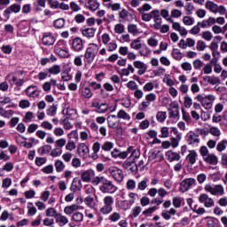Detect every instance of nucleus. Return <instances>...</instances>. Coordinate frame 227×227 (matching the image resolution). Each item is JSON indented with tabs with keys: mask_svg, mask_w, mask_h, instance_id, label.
I'll list each match as a JSON object with an SVG mask.
<instances>
[{
	"mask_svg": "<svg viewBox=\"0 0 227 227\" xmlns=\"http://www.w3.org/2000/svg\"><path fill=\"white\" fill-rule=\"evenodd\" d=\"M91 184L93 185H98L101 184L99 186V191L103 192V194H114V192H116L118 191V187L113 184V182L107 178H106L104 176H95L91 180Z\"/></svg>",
	"mask_w": 227,
	"mask_h": 227,
	"instance_id": "nucleus-1",
	"label": "nucleus"
},
{
	"mask_svg": "<svg viewBox=\"0 0 227 227\" xmlns=\"http://www.w3.org/2000/svg\"><path fill=\"white\" fill-rule=\"evenodd\" d=\"M195 100L200 103V106L204 107V109L208 110L212 107L214 101L215 100V96L209 94L203 96L199 94L195 97Z\"/></svg>",
	"mask_w": 227,
	"mask_h": 227,
	"instance_id": "nucleus-2",
	"label": "nucleus"
},
{
	"mask_svg": "<svg viewBox=\"0 0 227 227\" xmlns=\"http://www.w3.org/2000/svg\"><path fill=\"white\" fill-rule=\"evenodd\" d=\"M99 48L96 43H90L87 48L84 58L87 59L88 63H93L97 54H98Z\"/></svg>",
	"mask_w": 227,
	"mask_h": 227,
	"instance_id": "nucleus-3",
	"label": "nucleus"
},
{
	"mask_svg": "<svg viewBox=\"0 0 227 227\" xmlns=\"http://www.w3.org/2000/svg\"><path fill=\"white\" fill-rule=\"evenodd\" d=\"M206 192H209L212 196H224V187L223 184L212 185L207 184L204 186Z\"/></svg>",
	"mask_w": 227,
	"mask_h": 227,
	"instance_id": "nucleus-4",
	"label": "nucleus"
},
{
	"mask_svg": "<svg viewBox=\"0 0 227 227\" xmlns=\"http://www.w3.org/2000/svg\"><path fill=\"white\" fill-rule=\"evenodd\" d=\"M205 7L207 8V10H209V12H212V13L226 15V7H224L223 5H218L217 4L212 1L206 2Z\"/></svg>",
	"mask_w": 227,
	"mask_h": 227,
	"instance_id": "nucleus-5",
	"label": "nucleus"
},
{
	"mask_svg": "<svg viewBox=\"0 0 227 227\" xmlns=\"http://www.w3.org/2000/svg\"><path fill=\"white\" fill-rule=\"evenodd\" d=\"M104 206L100 208L101 214L107 215L113 212V205L114 203V199L112 196H106L103 199Z\"/></svg>",
	"mask_w": 227,
	"mask_h": 227,
	"instance_id": "nucleus-6",
	"label": "nucleus"
},
{
	"mask_svg": "<svg viewBox=\"0 0 227 227\" xmlns=\"http://www.w3.org/2000/svg\"><path fill=\"white\" fill-rule=\"evenodd\" d=\"M108 173L115 180V182H123L124 175L123 171L118 167H110L108 168Z\"/></svg>",
	"mask_w": 227,
	"mask_h": 227,
	"instance_id": "nucleus-7",
	"label": "nucleus"
},
{
	"mask_svg": "<svg viewBox=\"0 0 227 227\" xmlns=\"http://www.w3.org/2000/svg\"><path fill=\"white\" fill-rule=\"evenodd\" d=\"M199 201L200 203H202L206 208H212V207L215 205L214 199L207 193H201L199 196Z\"/></svg>",
	"mask_w": 227,
	"mask_h": 227,
	"instance_id": "nucleus-8",
	"label": "nucleus"
},
{
	"mask_svg": "<svg viewBox=\"0 0 227 227\" xmlns=\"http://www.w3.org/2000/svg\"><path fill=\"white\" fill-rule=\"evenodd\" d=\"M5 81H8L11 86H22L24 84V79H19L13 73L7 74Z\"/></svg>",
	"mask_w": 227,
	"mask_h": 227,
	"instance_id": "nucleus-9",
	"label": "nucleus"
},
{
	"mask_svg": "<svg viewBox=\"0 0 227 227\" xmlns=\"http://www.w3.org/2000/svg\"><path fill=\"white\" fill-rule=\"evenodd\" d=\"M25 93L27 97H29L30 98H38L40 97V90L35 85H30L28 86Z\"/></svg>",
	"mask_w": 227,
	"mask_h": 227,
	"instance_id": "nucleus-10",
	"label": "nucleus"
},
{
	"mask_svg": "<svg viewBox=\"0 0 227 227\" xmlns=\"http://www.w3.org/2000/svg\"><path fill=\"white\" fill-rule=\"evenodd\" d=\"M187 137V143L190 145V146H198L200 145V136H198L195 132L190 131Z\"/></svg>",
	"mask_w": 227,
	"mask_h": 227,
	"instance_id": "nucleus-11",
	"label": "nucleus"
},
{
	"mask_svg": "<svg viewBox=\"0 0 227 227\" xmlns=\"http://www.w3.org/2000/svg\"><path fill=\"white\" fill-rule=\"evenodd\" d=\"M196 183V179L194 178H187L184 179L180 184V191L181 192H187L191 186L194 185Z\"/></svg>",
	"mask_w": 227,
	"mask_h": 227,
	"instance_id": "nucleus-12",
	"label": "nucleus"
},
{
	"mask_svg": "<svg viewBox=\"0 0 227 227\" xmlns=\"http://www.w3.org/2000/svg\"><path fill=\"white\" fill-rule=\"evenodd\" d=\"M95 200H98V197L97 195H95V193L89 194L84 198L83 203L89 208H95V207H97V203L95 202Z\"/></svg>",
	"mask_w": 227,
	"mask_h": 227,
	"instance_id": "nucleus-13",
	"label": "nucleus"
},
{
	"mask_svg": "<svg viewBox=\"0 0 227 227\" xmlns=\"http://www.w3.org/2000/svg\"><path fill=\"white\" fill-rule=\"evenodd\" d=\"M20 4H13L12 5L7 7L4 11V15L7 18L10 19V15H12V13H19L20 12Z\"/></svg>",
	"mask_w": 227,
	"mask_h": 227,
	"instance_id": "nucleus-14",
	"label": "nucleus"
},
{
	"mask_svg": "<svg viewBox=\"0 0 227 227\" xmlns=\"http://www.w3.org/2000/svg\"><path fill=\"white\" fill-rule=\"evenodd\" d=\"M72 49L75 52H81L84 49V43L80 37H75L72 42Z\"/></svg>",
	"mask_w": 227,
	"mask_h": 227,
	"instance_id": "nucleus-15",
	"label": "nucleus"
},
{
	"mask_svg": "<svg viewBox=\"0 0 227 227\" xmlns=\"http://www.w3.org/2000/svg\"><path fill=\"white\" fill-rule=\"evenodd\" d=\"M77 153L84 159L86 155L90 154V146L86 145L84 143L79 144L77 146Z\"/></svg>",
	"mask_w": 227,
	"mask_h": 227,
	"instance_id": "nucleus-16",
	"label": "nucleus"
},
{
	"mask_svg": "<svg viewBox=\"0 0 227 227\" xmlns=\"http://www.w3.org/2000/svg\"><path fill=\"white\" fill-rule=\"evenodd\" d=\"M133 67L135 68H137V74L138 75H145V74H146V64H144L143 62L137 60L133 62Z\"/></svg>",
	"mask_w": 227,
	"mask_h": 227,
	"instance_id": "nucleus-17",
	"label": "nucleus"
},
{
	"mask_svg": "<svg viewBox=\"0 0 227 227\" xmlns=\"http://www.w3.org/2000/svg\"><path fill=\"white\" fill-rule=\"evenodd\" d=\"M203 160L207 162V164H210L211 166H217L219 162V159L214 153L207 154L203 158Z\"/></svg>",
	"mask_w": 227,
	"mask_h": 227,
	"instance_id": "nucleus-18",
	"label": "nucleus"
},
{
	"mask_svg": "<svg viewBox=\"0 0 227 227\" xmlns=\"http://www.w3.org/2000/svg\"><path fill=\"white\" fill-rule=\"evenodd\" d=\"M106 120L110 129H118L120 127V121H118L116 115H109Z\"/></svg>",
	"mask_w": 227,
	"mask_h": 227,
	"instance_id": "nucleus-19",
	"label": "nucleus"
},
{
	"mask_svg": "<svg viewBox=\"0 0 227 227\" xmlns=\"http://www.w3.org/2000/svg\"><path fill=\"white\" fill-rule=\"evenodd\" d=\"M92 107L97 109V113H106L109 106H107L106 103L99 104L98 102L95 101L92 103Z\"/></svg>",
	"mask_w": 227,
	"mask_h": 227,
	"instance_id": "nucleus-20",
	"label": "nucleus"
},
{
	"mask_svg": "<svg viewBox=\"0 0 227 227\" xmlns=\"http://www.w3.org/2000/svg\"><path fill=\"white\" fill-rule=\"evenodd\" d=\"M186 159L192 166L196 164V159H198V153H196L195 150L189 151L188 155L186 156Z\"/></svg>",
	"mask_w": 227,
	"mask_h": 227,
	"instance_id": "nucleus-21",
	"label": "nucleus"
},
{
	"mask_svg": "<svg viewBox=\"0 0 227 227\" xmlns=\"http://www.w3.org/2000/svg\"><path fill=\"white\" fill-rule=\"evenodd\" d=\"M55 220L59 226H65L66 224H68V218L61 215V213H59V215H57Z\"/></svg>",
	"mask_w": 227,
	"mask_h": 227,
	"instance_id": "nucleus-22",
	"label": "nucleus"
},
{
	"mask_svg": "<svg viewBox=\"0 0 227 227\" xmlns=\"http://www.w3.org/2000/svg\"><path fill=\"white\" fill-rule=\"evenodd\" d=\"M99 6L100 4H98V2H97V0H88L86 4V8H88L91 12H96V10H98Z\"/></svg>",
	"mask_w": 227,
	"mask_h": 227,
	"instance_id": "nucleus-23",
	"label": "nucleus"
},
{
	"mask_svg": "<svg viewBox=\"0 0 227 227\" xmlns=\"http://www.w3.org/2000/svg\"><path fill=\"white\" fill-rule=\"evenodd\" d=\"M134 72H136V69H134V67H132V65L129 64L126 68H122L121 70L120 74L129 77V75H130V74H134Z\"/></svg>",
	"mask_w": 227,
	"mask_h": 227,
	"instance_id": "nucleus-24",
	"label": "nucleus"
},
{
	"mask_svg": "<svg viewBox=\"0 0 227 227\" xmlns=\"http://www.w3.org/2000/svg\"><path fill=\"white\" fill-rule=\"evenodd\" d=\"M166 157H168V160L170 162H173V160H180V154H178V153H175L173 151H168L166 153Z\"/></svg>",
	"mask_w": 227,
	"mask_h": 227,
	"instance_id": "nucleus-25",
	"label": "nucleus"
},
{
	"mask_svg": "<svg viewBox=\"0 0 227 227\" xmlns=\"http://www.w3.org/2000/svg\"><path fill=\"white\" fill-rule=\"evenodd\" d=\"M82 96L84 98H91V97H93V92L91 91V90L90 89V87H84L82 86L80 90Z\"/></svg>",
	"mask_w": 227,
	"mask_h": 227,
	"instance_id": "nucleus-26",
	"label": "nucleus"
},
{
	"mask_svg": "<svg viewBox=\"0 0 227 227\" xmlns=\"http://www.w3.org/2000/svg\"><path fill=\"white\" fill-rule=\"evenodd\" d=\"M78 209H79V205L73 204L70 206H67L64 208V212L67 214V215H72V214H74V212L77 211Z\"/></svg>",
	"mask_w": 227,
	"mask_h": 227,
	"instance_id": "nucleus-27",
	"label": "nucleus"
},
{
	"mask_svg": "<svg viewBox=\"0 0 227 227\" xmlns=\"http://www.w3.org/2000/svg\"><path fill=\"white\" fill-rule=\"evenodd\" d=\"M42 40L44 45H54L56 42V39L52 35H44Z\"/></svg>",
	"mask_w": 227,
	"mask_h": 227,
	"instance_id": "nucleus-28",
	"label": "nucleus"
},
{
	"mask_svg": "<svg viewBox=\"0 0 227 227\" xmlns=\"http://www.w3.org/2000/svg\"><path fill=\"white\" fill-rule=\"evenodd\" d=\"M173 109H176L175 111H170L169 112V117L170 118H178V115L180 114V112L178 111V105L176 103H172L170 105Z\"/></svg>",
	"mask_w": 227,
	"mask_h": 227,
	"instance_id": "nucleus-29",
	"label": "nucleus"
},
{
	"mask_svg": "<svg viewBox=\"0 0 227 227\" xmlns=\"http://www.w3.org/2000/svg\"><path fill=\"white\" fill-rule=\"evenodd\" d=\"M139 13L142 15L141 19L144 22H150L152 20V16L149 13H145V11H143V8H138Z\"/></svg>",
	"mask_w": 227,
	"mask_h": 227,
	"instance_id": "nucleus-30",
	"label": "nucleus"
},
{
	"mask_svg": "<svg viewBox=\"0 0 227 227\" xmlns=\"http://www.w3.org/2000/svg\"><path fill=\"white\" fill-rule=\"evenodd\" d=\"M55 52L59 56V58H68L70 56L68 50H64L62 48H57Z\"/></svg>",
	"mask_w": 227,
	"mask_h": 227,
	"instance_id": "nucleus-31",
	"label": "nucleus"
},
{
	"mask_svg": "<svg viewBox=\"0 0 227 227\" xmlns=\"http://www.w3.org/2000/svg\"><path fill=\"white\" fill-rule=\"evenodd\" d=\"M131 49H134V51H139L143 47V44L141 43L140 39H135L130 43Z\"/></svg>",
	"mask_w": 227,
	"mask_h": 227,
	"instance_id": "nucleus-32",
	"label": "nucleus"
},
{
	"mask_svg": "<svg viewBox=\"0 0 227 227\" xmlns=\"http://www.w3.org/2000/svg\"><path fill=\"white\" fill-rule=\"evenodd\" d=\"M128 33H130L131 35H133V36L139 35V30L137 29V26L135 24H129L128 26Z\"/></svg>",
	"mask_w": 227,
	"mask_h": 227,
	"instance_id": "nucleus-33",
	"label": "nucleus"
},
{
	"mask_svg": "<svg viewBox=\"0 0 227 227\" xmlns=\"http://www.w3.org/2000/svg\"><path fill=\"white\" fill-rule=\"evenodd\" d=\"M82 33L83 36L92 38V36H95V28H85L82 31Z\"/></svg>",
	"mask_w": 227,
	"mask_h": 227,
	"instance_id": "nucleus-34",
	"label": "nucleus"
},
{
	"mask_svg": "<svg viewBox=\"0 0 227 227\" xmlns=\"http://www.w3.org/2000/svg\"><path fill=\"white\" fill-rule=\"evenodd\" d=\"M46 217H56L59 215V213L54 207H49L46 209Z\"/></svg>",
	"mask_w": 227,
	"mask_h": 227,
	"instance_id": "nucleus-35",
	"label": "nucleus"
},
{
	"mask_svg": "<svg viewBox=\"0 0 227 227\" xmlns=\"http://www.w3.org/2000/svg\"><path fill=\"white\" fill-rule=\"evenodd\" d=\"M84 219V215L81 212H76L73 214L72 220L75 223H82V221Z\"/></svg>",
	"mask_w": 227,
	"mask_h": 227,
	"instance_id": "nucleus-36",
	"label": "nucleus"
},
{
	"mask_svg": "<svg viewBox=\"0 0 227 227\" xmlns=\"http://www.w3.org/2000/svg\"><path fill=\"white\" fill-rule=\"evenodd\" d=\"M48 72L51 74L52 75H58L61 72V67L58 65H54L48 69Z\"/></svg>",
	"mask_w": 227,
	"mask_h": 227,
	"instance_id": "nucleus-37",
	"label": "nucleus"
},
{
	"mask_svg": "<svg viewBox=\"0 0 227 227\" xmlns=\"http://www.w3.org/2000/svg\"><path fill=\"white\" fill-rule=\"evenodd\" d=\"M55 169L57 173H61V171L65 169V163L62 160H58L57 161H55Z\"/></svg>",
	"mask_w": 227,
	"mask_h": 227,
	"instance_id": "nucleus-38",
	"label": "nucleus"
},
{
	"mask_svg": "<svg viewBox=\"0 0 227 227\" xmlns=\"http://www.w3.org/2000/svg\"><path fill=\"white\" fill-rule=\"evenodd\" d=\"M114 33L117 35H123V33H125V26H123L121 23L116 24L114 26Z\"/></svg>",
	"mask_w": 227,
	"mask_h": 227,
	"instance_id": "nucleus-39",
	"label": "nucleus"
},
{
	"mask_svg": "<svg viewBox=\"0 0 227 227\" xmlns=\"http://www.w3.org/2000/svg\"><path fill=\"white\" fill-rule=\"evenodd\" d=\"M81 178L82 182H90L91 180V173L90 170H85L82 173Z\"/></svg>",
	"mask_w": 227,
	"mask_h": 227,
	"instance_id": "nucleus-40",
	"label": "nucleus"
},
{
	"mask_svg": "<svg viewBox=\"0 0 227 227\" xmlns=\"http://www.w3.org/2000/svg\"><path fill=\"white\" fill-rule=\"evenodd\" d=\"M226 147H227V140H223L217 144L216 150L217 152H224V150H226Z\"/></svg>",
	"mask_w": 227,
	"mask_h": 227,
	"instance_id": "nucleus-41",
	"label": "nucleus"
},
{
	"mask_svg": "<svg viewBox=\"0 0 227 227\" xmlns=\"http://www.w3.org/2000/svg\"><path fill=\"white\" fill-rule=\"evenodd\" d=\"M117 118L121 120H130V115L127 114L124 110H120L117 114Z\"/></svg>",
	"mask_w": 227,
	"mask_h": 227,
	"instance_id": "nucleus-42",
	"label": "nucleus"
},
{
	"mask_svg": "<svg viewBox=\"0 0 227 227\" xmlns=\"http://www.w3.org/2000/svg\"><path fill=\"white\" fill-rule=\"evenodd\" d=\"M56 113H58V107L56 106H51L46 110L48 116H56Z\"/></svg>",
	"mask_w": 227,
	"mask_h": 227,
	"instance_id": "nucleus-43",
	"label": "nucleus"
},
{
	"mask_svg": "<svg viewBox=\"0 0 227 227\" xmlns=\"http://www.w3.org/2000/svg\"><path fill=\"white\" fill-rule=\"evenodd\" d=\"M160 13L163 17V19H166V20H168V22H173V19L169 17V11H168V9H162Z\"/></svg>",
	"mask_w": 227,
	"mask_h": 227,
	"instance_id": "nucleus-44",
	"label": "nucleus"
},
{
	"mask_svg": "<svg viewBox=\"0 0 227 227\" xmlns=\"http://www.w3.org/2000/svg\"><path fill=\"white\" fill-rule=\"evenodd\" d=\"M209 134L215 136V137H219V136H221V129L217 127H211L209 128Z\"/></svg>",
	"mask_w": 227,
	"mask_h": 227,
	"instance_id": "nucleus-45",
	"label": "nucleus"
},
{
	"mask_svg": "<svg viewBox=\"0 0 227 227\" xmlns=\"http://www.w3.org/2000/svg\"><path fill=\"white\" fill-rule=\"evenodd\" d=\"M172 205L175 208H180L182 207V199L180 197H174L172 199Z\"/></svg>",
	"mask_w": 227,
	"mask_h": 227,
	"instance_id": "nucleus-46",
	"label": "nucleus"
},
{
	"mask_svg": "<svg viewBox=\"0 0 227 227\" xmlns=\"http://www.w3.org/2000/svg\"><path fill=\"white\" fill-rule=\"evenodd\" d=\"M107 51L109 52H114V51H116L118 49V43H116V41H112L106 44Z\"/></svg>",
	"mask_w": 227,
	"mask_h": 227,
	"instance_id": "nucleus-47",
	"label": "nucleus"
},
{
	"mask_svg": "<svg viewBox=\"0 0 227 227\" xmlns=\"http://www.w3.org/2000/svg\"><path fill=\"white\" fill-rule=\"evenodd\" d=\"M148 187V179H144L140 181L137 184L138 191H145Z\"/></svg>",
	"mask_w": 227,
	"mask_h": 227,
	"instance_id": "nucleus-48",
	"label": "nucleus"
},
{
	"mask_svg": "<svg viewBox=\"0 0 227 227\" xmlns=\"http://www.w3.org/2000/svg\"><path fill=\"white\" fill-rule=\"evenodd\" d=\"M167 116L168 115H167L166 112H158L157 114H156V119L160 123H163V121H166Z\"/></svg>",
	"mask_w": 227,
	"mask_h": 227,
	"instance_id": "nucleus-49",
	"label": "nucleus"
},
{
	"mask_svg": "<svg viewBox=\"0 0 227 227\" xmlns=\"http://www.w3.org/2000/svg\"><path fill=\"white\" fill-rule=\"evenodd\" d=\"M172 57L174 58V59H176L177 61H180V59H182V58H184V56L182 55V52H180V51H178V49L173 50Z\"/></svg>",
	"mask_w": 227,
	"mask_h": 227,
	"instance_id": "nucleus-50",
	"label": "nucleus"
},
{
	"mask_svg": "<svg viewBox=\"0 0 227 227\" xmlns=\"http://www.w3.org/2000/svg\"><path fill=\"white\" fill-rule=\"evenodd\" d=\"M114 146V144H113L112 142H105L101 148L102 150H104V152H109L110 150H113Z\"/></svg>",
	"mask_w": 227,
	"mask_h": 227,
	"instance_id": "nucleus-51",
	"label": "nucleus"
},
{
	"mask_svg": "<svg viewBox=\"0 0 227 227\" xmlns=\"http://www.w3.org/2000/svg\"><path fill=\"white\" fill-rule=\"evenodd\" d=\"M27 214L28 215L30 216H33L36 214V207H35V206H33V203L32 202H29L28 203V206H27Z\"/></svg>",
	"mask_w": 227,
	"mask_h": 227,
	"instance_id": "nucleus-52",
	"label": "nucleus"
},
{
	"mask_svg": "<svg viewBox=\"0 0 227 227\" xmlns=\"http://www.w3.org/2000/svg\"><path fill=\"white\" fill-rule=\"evenodd\" d=\"M141 153L137 149H133L131 154L129 155V159L131 160H136V159H139Z\"/></svg>",
	"mask_w": 227,
	"mask_h": 227,
	"instance_id": "nucleus-53",
	"label": "nucleus"
},
{
	"mask_svg": "<svg viewBox=\"0 0 227 227\" xmlns=\"http://www.w3.org/2000/svg\"><path fill=\"white\" fill-rule=\"evenodd\" d=\"M63 153V150L59 147H55L51 150V157H59Z\"/></svg>",
	"mask_w": 227,
	"mask_h": 227,
	"instance_id": "nucleus-54",
	"label": "nucleus"
},
{
	"mask_svg": "<svg viewBox=\"0 0 227 227\" xmlns=\"http://www.w3.org/2000/svg\"><path fill=\"white\" fill-rule=\"evenodd\" d=\"M183 22L184 26H192V24H194V19L190 16H184L183 18Z\"/></svg>",
	"mask_w": 227,
	"mask_h": 227,
	"instance_id": "nucleus-55",
	"label": "nucleus"
},
{
	"mask_svg": "<svg viewBox=\"0 0 227 227\" xmlns=\"http://www.w3.org/2000/svg\"><path fill=\"white\" fill-rule=\"evenodd\" d=\"M126 187L128 191H134V189H136V182L134 179H129L126 183Z\"/></svg>",
	"mask_w": 227,
	"mask_h": 227,
	"instance_id": "nucleus-56",
	"label": "nucleus"
},
{
	"mask_svg": "<svg viewBox=\"0 0 227 227\" xmlns=\"http://www.w3.org/2000/svg\"><path fill=\"white\" fill-rule=\"evenodd\" d=\"M142 211H143V208H141V206H137L133 207L131 217H137Z\"/></svg>",
	"mask_w": 227,
	"mask_h": 227,
	"instance_id": "nucleus-57",
	"label": "nucleus"
},
{
	"mask_svg": "<svg viewBox=\"0 0 227 227\" xmlns=\"http://www.w3.org/2000/svg\"><path fill=\"white\" fill-rule=\"evenodd\" d=\"M75 148H76L75 142L72 140H69L66 145V150H67L68 152H74Z\"/></svg>",
	"mask_w": 227,
	"mask_h": 227,
	"instance_id": "nucleus-58",
	"label": "nucleus"
},
{
	"mask_svg": "<svg viewBox=\"0 0 227 227\" xmlns=\"http://www.w3.org/2000/svg\"><path fill=\"white\" fill-rule=\"evenodd\" d=\"M192 106V98L191 96H185L184 97V107L186 109H190V107Z\"/></svg>",
	"mask_w": 227,
	"mask_h": 227,
	"instance_id": "nucleus-59",
	"label": "nucleus"
},
{
	"mask_svg": "<svg viewBox=\"0 0 227 227\" xmlns=\"http://www.w3.org/2000/svg\"><path fill=\"white\" fill-rule=\"evenodd\" d=\"M54 26L57 29H61L65 26V20L58 19L54 21Z\"/></svg>",
	"mask_w": 227,
	"mask_h": 227,
	"instance_id": "nucleus-60",
	"label": "nucleus"
},
{
	"mask_svg": "<svg viewBox=\"0 0 227 227\" xmlns=\"http://www.w3.org/2000/svg\"><path fill=\"white\" fill-rule=\"evenodd\" d=\"M41 128L45 130H52V123L49 122V121H44L41 123Z\"/></svg>",
	"mask_w": 227,
	"mask_h": 227,
	"instance_id": "nucleus-61",
	"label": "nucleus"
},
{
	"mask_svg": "<svg viewBox=\"0 0 227 227\" xmlns=\"http://www.w3.org/2000/svg\"><path fill=\"white\" fill-rule=\"evenodd\" d=\"M33 118H35V114H33V112H27L25 114V117L23 119V121L25 123H28V121H31L33 120Z\"/></svg>",
	"mask_w": 227,
	"mask_h": 227,
	"instance_id": "nucleus-62",
	"label": "nucleus"
},
{
	"mask_svg": "<svg viewBox=\"0 0 227 227\" xmlns=\"http://www.w3.org/2000/svg\"><path fill=\"white\" fill-rule=\"evenodd\" d=\"M205 49H207V44L203 40H199L197 42V51H203Z\"/></svg>",
	"mask_w": 227,
	"mask_h": 227,
	"instance_id": "nucleus-63",
	"label": "nucleus"
},
{
	"mask_svg": "<svg viewBox=\"0 0 227 227\" xmlns=\"http://www.w3.org/2000/svg\"><path fill=\"white\" fill-rule=\"evenodd\" d=\"M134 162L133 160L128 158L127 160L122 163V168H124V169H129Z\"/></svg>",
	"mask_w": 227,
	"mask_h": 227,
	"instance_id": "nucleus-64",
	"label": "nucleus"
}]
</instances>
